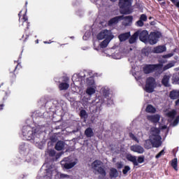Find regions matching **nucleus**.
<instances>
[{
  "label": "nucleus",
  "mask_w": 179,
  "mask_h": 179,
  "mask_svg": "<svg viewBox=\"0 0 179 179\" xmlns=\"http://www.w3.org/2000/svg\"><path fill=\"white\" fill-rule=\"evenodd\" d=\"M85 134L87 138H92V136H93V129H92V128H87Z\"/></svg>",
  "instance_id": "2f4dec72"
},
{
  "label": "nucleus",
  "mask_w": 179,
  "mask_h": 179,
  "mask_svg": "<svg viewBox=\"0 0 179 179\" xmlns=\"http://www.w3.org/2000/svg\"><path fill=\"white\" fill-rule=\"evenodd\" d=\"M74 79H75V76H73L72 80H73Z\"/></svg>",
  "instance_id": "3c124183"
},
{
  "label": "nucleus",
  "mask_w": 179,
  "mask_h": 179,
  "mask_svg": "<svg viewBox=\"0 0 179 179\" xmlns=\"http://www.w3.org/2000/svg\"><path fill=\"white\" fill-rule=\"evenodd\" d=\"M162 37V34L160 32H152L148 36V43L153 45L159 41V38Z\"/></svg>",
  "instance_id": "f8f14e48"
},
{
  "label": "nucleus",
  "mask_w": 179,
  "mask_h": 179,
  "mask_svg": "<svg viewBox=\"0 0 179 179\" xmlns=\"http://www.w3.org/2000/svg\"><path fill=\"white\" fill-rule=\"evenodd\" d=\"M110 176L111 178H117V177H118V171H117V169L112 168L110 169Z\"/></svg>",
  "instance_id": "393cba45"
},
{
  "label": "nucleus",
  "mask_w": 179,
  "mask_h": 179,
  "mask_svg": "<svg viewBox=\"0 0 179 179\" xmlns=\"http://www.w3.org/2000/svg\"><path fill=\"white\" fill-rule=\"evenodd\" d=\"M64 146H65V143L63 141H59L55 145V149L56 150H62Z\"/></svg>",
  "instance_id": "cd10ccee"
},
{
  "label": "nucleus",
  "mask_w": 179,
  "mask_h": 179,
  "mask_svg": "<svg viewBox=\"0 0 179 179\" xmlns=\"http://www.w3.org/2000/svg\"><path fill=\"white\" fill-rule=\"evenodd\" d=\"M112 57L114 59H121V58L122 57V55H121V53L117 52V53L113 54Z\"/></svg>",
  "instance_id": "72a5a7b5"
},
{
  "label": "nucleus",
  "mask_w": 179,
  "mask_h": 179,
  "mask_svg": "<svg viewBox=\"0 0 179 179\" xmlns=\"http://www.w3.org/2000/svg\"><path fill=\"white\" fill-rule=\"evenodd\" d=\"M111 40H113V38H106L104 39L100 44V48H106V47H107V45H108V44H110V41H111Z\"/></svg>",
  "instance_id": "b1692460"
},
{
  "label": "nucleus",
  "mask_w": 179,
  "mask_h": 179,
  "mask_svg": "<svg viewBox=\"0 0 179 179\" xmlns=\"http://www.w3.org/2000/svg\"><path fill=\"white\" fill-rule=\"evenodd\" d=\"M171 78V75H165L162 79V84L164 86L169 87L170 86V78Z\"/></svg>",
  "instance_id": "6ab92c4d"
},
{
  "label": "nucleus",
  "mask_w": 179,
  "mask_h": 179,
  "mask_svg": "<svg viewBox=\"0 0 179 179\" xmlns=\"http://www.w3.org/2000/svg\"><path fill=\"white\" fill-rule=\"evenodd\" d=\"M174 55V52H171L167 55H164L162 56V58H171Z\"/></svg>",
  "instance_id": "58836bf2"
},
{
  "label": "nucleus",
  "mask_w": 179,
  "mask_h": 179,
  "mask_svg": "<svg viewBox=\"0 0 179 179\" xmlns=\"http://www.w3.org/2000/svg\"><path fill=\"white\" fill-rule=\"evenodd\" d=\"M156 86H157L156 84V80H155L154 78L150 77L146 80L144 90L147 92V93H153Z\"/></svg>",
  "instance_id": "39448f33"
},
{
  "label": "nucleus",
  "mask_w": 179,
  "mask_h": 179,
  "mask_svg": "<svg viewBox=\"0 0 179 179\" xmlns=\"http://www.w3.org/2000/svg\"><path fill=\"white\" fill-rule=\"evenodd\" d=\"M131 34L129 32L122 34L119 36V39L120 41H125V40H128V38H129Z\"/></svg>",
  "instance_id": "5701e85b"
},
{
  "label": "nucleus",
  "mask_w": 179,
  "mask_h": 179,
  "mask_svg": "<svg viewBox=\"0 0 179 179\" xmlns=\"http://www.w3.org/2000/svg\"><path fill=\"white\" fill-rule=\"evenodd\" d=\"M140 20L142 22H146L148 20V17L145 14H142L140 17Z\"/></svg>",
  "instance_id": "e433bc0d"
},
{
  "label": "nucleus",
  "mask_w": 179,
  "mask_h": 179,
  "mask_svg": "<svg viewBox=\"0 0 179 179\" xmlns=\"http://www.w3.org/2000/svg\"><path fill=\"white\" fill-rule=\"evenodd\" d=\"M160 128H162V129H166V128H167V125H164L162 127H160Z\"/></svg>",
  "instance_id": "49530a36"
},
{
  "label": "nucleus",
  "mask_w": 179,
  "mask_h": 179,
  "mask_svg": "<svg viewBox=\"0 0 179 179\" xmlns=\"http://www.w3.org/2000/svg\"><path fill=\"white\" fill-rule=\"evenodd\" d=\"M138 36H139V32H136L134 34L129 38V42L130 44H134L136 39L138 38Z\"/></svg>",
  "instance_id": "a878e982"
},
{
  "label": "nucleus",
  "mask_w": 179,
  "mask_h": 179,
  "mask_svg": "<svg viewBox=\"0 0 179 179\" xmlns=\"http://www.w3.org/2000/svg\"><path fill=\"white\" fill-rule=\"evenodd\" d=\"M20 13H22V12H20V13H19V16H20Z\"/></svg>",
  "instance_id": "5fc2aeb1"
},
{
  "label": "nucleus",
  "mask_w": 179,
  "mask_h": 179,
  "mask_svg": "<svg viewBox=\"0 0 179 179\" xmlns=\"http://www.w3.org/2000/svg\"><path fill=\"white\" fill-rule=\"evenodd\" d=\"M146 112L150 114H155V113H156V108L153 107L152 105H148Z\"/></svg>",
  "instance_id": "bb28decb"
},
{
  "label": "nucleus",
  "mask_w": 179,
  "mask_h": 179,
  "mask_svg": "<svg viewBox=\"0 0 179 179\" xmlns=\"http://www.w3.org/2000/svg\"><path fill=\"white\" fill-rule=\"evenodd\" d=\"M162 67H163V65L162 64L147 65L143 68L144 73H150L154 71L162 69Z\"/></svg>",
  "instance_id": "ddd939ff"
},
{
  "label": "nucleus",
  "mask_w": 179,
  "mask_h": 179,
  "mask_svg": "<svg viewBox=\"0 0 179 179\" xmlns=\"http://www.w3.org/2000/svg\"><path fill=\"white\" fill-rule=\"evenodd\" d=\"M61 164L62 167L69 170V169H72V167H75L78 164V159L67 157L61 162Z\"/></svg>",
  "instance_id": "423d86ee"
},
{
  "label": "nucleus",
  "mask_w": 179,
  "mask_h": 179,
  "mask_svg": "<svg viewBox=\"0 0 179 179\" xmlns=\"http://www.w3.org/2000/svg\"><path fill=\"white\" fill-rule=\"evenodd\" d=\"M170 97L173 100H176V99H178L179 97V91H173L170 93Z\"/></svg>",
  "instance_id": "c756f323"
},
{
  "label": "nucleus",
  "mask_w": 179,
  "mask_h": 179,
  "mask_svg": "<svg viewBox=\"0 0 179 179\" xmlns=\"http://www.w3.org/2000/svg\"><path fill=\"white\" fill-rule=\"evenodd\" d=\"M171 2L173 3L174 6L177 8H179V1L176 0H170Z\"/></svg>",
  "instance_id": "79ce46f5"
},
{
  "label": "nucleus",
  "mask_w": 179,
  "mask_h": 179,
  "mask_svg": "<svg viewBox=\"0 0 179 179\" xmlns=\"http://www.w3.org/2000/svg\"><path fill=\"white\" fill-rule=\"evenodd\" d=\"M94 50H96V51H99L100 50L99 48H96L95 43H94Z\"/></svg>",
  "instance_id": "de8ad7c7"
},
{
  "label": "nucleus",
  "mask_w": 179,
  "mask_h": 179,
  "mask_svg": "<svg viewBox=\"0 0 179 179\" xmlns=\"http://www.w3.org/2000/svg\"><path fill=\"white\" fill-rule=\"evenodd\" d=\"M36 43H38V41H37Z\"/></svg>",
  "instance_id": "6e6d98bb"
},
{
  "label": "nucleus",
  "mask_w": 179,
  "mask_h": 179,
  "mask_svg": "<svg viewBox=\"0 0 179 179\" xmlns=\"http://www.w3.org/2000/svg\"><path fill=\"white\" fill-rule=\"evenodd\" d=\"M45 173L46 177L49 179L70 178L69 176L58 172L54 166H49L45 169Z\"/></svg>",
  "instance_id": "f03ea898"
},
{
  "label": "nucleus",
  "mask_w": 179,
  "mask_h": 179,
  "mask_svg": "<svg viewBox=\"0 0 179 179\" xmlns=\"http://www.w3.org/2000/svg\"><path fill=\"white\" fill-rule=\"evenodd\" d=\"M158 1H162V0H158Z\"/></svg>",
  "instance_id": "4d7b16f0"
},
{
  "label": "nucleus",
  "mask_w": 179,
  "mask_h": 179,
  "mask_svg": "<svg viewBox=\"0 0 179 179\" xmlns=\"http://www.w3.org/2000/svg\"><path fill=\"white\" fill-rule=\"evenodd\" d=\"M45 44H50V43L47 42V41H44Z\"/></svg>",
  "instance_id": "8fccbe9b"
},
{
  "label": "nucleus",
  "mask_w": 179,
  "mask_h": 179,
  "mask_svg": "<svg viewBox=\"0 0 179 179\" xmlns=\"http://www.w3.org/2000/svg\"><path fill=\"white\" fill-rule=\"evenodd\" d=\"M136 161H137V163L138 165L139 164L143 163V162H145V159L143 157H138V159H136Z\"/></svg>",
  "instance_id": "4c0bfd02"
},
{
  "label": "nucleus",
  "mask_w": 179,
  "mask_h": 179,
  "mask_svg": "<svg viewBox=\"0 0 179 179\" xmlns=\"http://www.w3.org/2000/svg\"><path fill=\"white\" fill-rule=\"evenodd\" d=\"M80 115L81 118H87V113L85 110H81Z\"/></svg>",
  "instance_id": "f704fd0d"
},
{
  "label": "nucleus",
  "mask_w": 179,
  "mask_h": 179,
  "mask_svg": "<svg viewBox=\"0 0 179 179\" xmlns=\"http://www.w3.org/2000/svg\"><path fill=\"white\" fill-rule=\"evenodd\" d=\"M132 16H127V17H124L123 16V24L124 26H129V24H131V23H132Z\"/></svg>",
  "instance_id": "412c9836"
},
{
  "label": "nucleus",
  "mask_w": 179,
  "mask_h": 179,
  "mask_svg": "<svg viewBox=\"0 0 179 179\" xmlns=\"http://www.w3.org/2000/svg\"><path fill=\"white\" fill-rule=\"evenodd\" d=\"M136 33H138L139 39L143 43H145V44L148 43L149 41V33H148V31H138Z\"/></svg>",
  "instance_id": "4468645a"
},
{
  "label": "nucleus",
  "mask_w": 179,
  "mask_h": 179,
  "mask_svg": "<svg viewBox=\"0 0 179 179\" xmlns=\"http://www.w3.org/2000/svg\"><path fill=\"white\" fill-rule=\"evenodd\" d=\"M136 24L139 26V27H142V26H143V21L140 20L136 22Z\"/></svg>",
  "instance_id": "a18cd8bd"
},
{
  "label": "nucleus",
  "mask_w": 179,
  "mask_h": 179,
  "mask_svg": "<svg viewBox=\"0 0 179 179\" xmlns=\"http://www.w3.org/2000/svg\"><path fill=\"white\" fill-rule=\"evenodd\" d=\"M163 155H164V150H162L160 152H159L157 155H156V159H159L160 157H162V156H163Z\"/></svg>",
  "instance_id": "a19ab883"
},
{
  "label": "nucleus",
  "mask_w": 179,
  "mask_h": 179,
  "mask_svg": "<svg viewBox=\"0 0 179 179\" xmlns=\"http://www.w3.org/2000/svg\"><path fill=\"white\" fill-rule=\"evenodd\" d=\"M112 2H115L117 0H110Z\"/></svg>",
  "instance_id": "603ef678"
},
{
  "label": "nucleus",
  "mask_w": 179,
  "mask_h": 179,
  "mask_svg": "<svg viewBox=\"0 0 179 179\" xmlns=\"http://www.w3.org/2000/svg\"><path fill=\"white\" fill-rule=\"evenodd\" d=\"M129 170H131V168L128 166H124V169H123V174H127L128 173V171H129Z\"/></svg>",
  "instance_id": "ea45409f"
},
{
  "label": "nucleus",
  "mask_w": 179,
  "mask_h": 179,
  "mask_svg": "<svg viewBox=\"0 0 179 179\" xmlns=\"http://www.w3.org/2000/svg\"><path fill=\"white\" fill-rule=\"evenodd\" d=\"M52 153H53V154H54V153H55V151H54V150H52Z\"/></svg>",
  "instance_id": "864d4df0"
},
{
  "label": "nucleus",
  "mask_w": 179,
  "mask_h": 179,
  "mask_svg": "<svg viewBox=\"0 0 179 179\" xmlns=\"http://www.w3.org/2000/svg\"><path fill=\"white\" fill-rule=\"evenodd\" d=\"M103 162L100 160H95L91 165V167L94 171L99 173L101 174L102 177H105L106 176V171L103 169Z\"/></svg>",
  "instance_id": "20e7f679"
},
{
  "label": "nucleus",
  "mask_w": 179,
  "mask_h": 179,
  "mask_svg": "<svg viewBox=\"0 0 179 179\" xmlns=\"http://www.w3.org/2000/svg\"><path fill=\"white\" fill-rule=\"evenodd\" d=\"M122 19H124V15L115 17L112 18L110 20H109L108 24V26H113V24H117V23H118V22H121V20H122Z\"/></svg>",
  "instance_id": "f3484780"
},
{
  "label": "nucleus",
  "mask_w": 179,
  "mask_h": 179,
  "mask_svg": "<svg viewBox=\"0 0 179 179\" xmlns=\"http://www.w3.org/2000/svg\"><path fill=\"white\" fill-rule=\"evenodd\" d=\"M171 166L176 170V171H178V169L177 168V159L175 158L172 160Z\"/></svg>",
  "instance_id": "473e14b6"
},
{
  "label": "nucleus",
  "mask_w": 179,
  "mask_h": 179,
  "mask_svg": "<svg viewBox=\"0 0 179 179\" xmlns=\"http://www.w3.org/2000/svg\"><path fill=\"white\" fill-rule=\"evenodd\" d=\"M147 120L150 122H153V124H157L159 121H160L159 115H150L147 116Z\"/></svg>",
  "instance_id": "dca6fc26"
},
{
  "label": "nucleus",
  "mask_w": 179,
  "mask_h": 179,
  "mask_svg": "<svg viewBox=\"0 0 179 179\" xmlns=\"http://www.w3.org/2000/svg\"><path fill=\"white\" fill-rule=\"evenodd\" d=\"M69 87V84L68 83H61L59 85L60 90H66Z\"/></svg>",
  "instance_id": "c85d7f7f"
},
{
  "label": "nucleus",
  "mask_w": 179,
  "mask_h": 179,
  "mask_svg": "<svg viewBox=\"0 0 179 179\" xmlns=\"http://www.w3.org/2000/svg\"><path fill=\"white\" fill-rule=\"evenodd\" d=\"M23 136L26 138L27 141H31L34 139V136L36 133L33 132L31 127H24L22 129Z\"/></svg>",
  "instance_id": "9b49d317"
},
{
  "label": "nucleus",
  "mask_w": 179,
  "mask_h": 179,
  "mask_svg": "<svg viewBox=\"0 0 179 179\" xmlns=\"http://www.w3.org/2000/svg\"><path fill=\"white\" fill-rule=\"evenodd\" d=\"M131 0H120L119 6L120 8L122 13L125 15H129L132 13L131 10Z\"/></svg>",
  "instance_id": "7ed1b4c3"
},
{
  "label": "nucleus",
  "mask_w": 179,
  "mask_h": 179,
  "mask_svg": "<svg viewBox=\"0 0 179 179\" xmlns=\"http://www.w3.org/2000/svg\"><path fill=\"white\" fill-rule=\"evenodd\" d=\"M143 54H145V55H148L149 54V49L144 48L142 50Z\"/></svg>",
  "instance_id": "37998d69"
},
{
  "label": "nucleus",
  "mask_w": 179,
  "mask_h": 179,
  "mask_svg": "<svg viewBox=\"0 0 179 179\" xmlns=\"http://www.w3.org/2000/svg\"><path fill=\"white\" fill-rule=\"evenodd\" d=\"M166 50L167 48H166V45H159L154 48L153 52H155V54H162V52H164Z\"/></svg>",
  "instance_id": "a211bd4d"
},
{
  "label": "nucleus",
  "mask_w": 179,
  "mask_h": 179,
  "mask_svg": "<svg viewBox=\"0 0 179 179\" xmlns=\"http://www.w3.org/2000/svg\"><path fill=\"white\" fill-rule=\"evenodd\" d=\"M20 23H21V26H26L27 29H29V22H27V15L26 14L24 15L22 19H20Z\"/></svg>",
  "instance_id": "4be33fe9"
},
{
  "label": "nucleus",
  "mask_w": 179,
  "mask_h": 179,
  "mask_svg": "<svg viewBox=\"0 0 179 179\" xmlns=\"http://www.w3.org/2000/svg\"><path fill=\"white\" fill-rule=\"evenodd\" d=\"M176 65V62L172 61L168 63L166 65L164 66V71H167V69H170V68H173Z\"/></svg>",
  "instance_id": "7c9ffc66"
},
{
  "label": "nucleus",
  "mask_w": 179,
  "mask_h": 179,
  "mask_svg": "<svg viewBox=\"0 0 179 179\" xmlns=\"http://www.w3.org/2000/svg\"><path fill=\"white\" fill-rule=\"evenodd\" d=\"M167 117H169V121H173L172 125L173 127H176V125H178L179 122V115H177V111L176 110H172L166 113Z\"/></svg>",
  "instance_id": "6e6552de"
},
{
  "label": "nucleus",
  "mask_w": 179,
  "mask_h": 179,
  "mask_svg": "<svg viewBox=\"0 0 179 179\" xmlns=\"http://www.w3.org/2000/svg\"><path fill=\"white\" fill-rule=\"evenodd\" d=\"M132 152L142 155L145 152V148L139 145H134L130 147Z\"/></svg>",
  "instance_id": "2eb2a0df"
},
{
  "label": "nucleus",
  "mask_w": 179,
  "mask_h": 179,
  "mask_svg": "<svg viewBox=\"0 0 179 179\" xmlns=\"http://www.w3.org/2000/svg\"><path fill=\"white\" fill-rule=\"evenodd\" d=\"M126 159L127 160H129V162H131V163H133V164L134 166H138V161L136 160V156H133L131 154H128L126 156Z\"/></svg>",
  "instance_id": "aec40b11"
},
{
  "label": "nucleus",
  "mask_w": 179,
  "mask_h": 179,
  "mask_svg": "<svg viewBox=\"0 0 179 179\" xmlns=\"http://www.w3.org/2000/svg\"><path fill=\"white\" fill-rule=\"evenodd\" d=\"M101 93L103 94V96H99V100L100 101V103L103 104V103L107 102V104H113V101L110 99L108 96V90L106 89V87H102L101 90Z\"/></svg>",
  "instance_id": "0eeeda50"
},
{
  "label": "nucleus",
  "mask_w": 179,
  "mask_h": 179,
  "mask_svg": "<svg viewBox=\"0 0 179 179\" xmlns=\"http://www.w3.org/2000/svg\"><path fill=\"white\" fill-rule=\"evenodd\" d=\"M90 37V33L85 34L83 37V40H87Z\"/></svg>",
  "instance_id": "c03bdc74"
},
{
  "label": "nucleus",
  "mask_w": 179,
  "mask_h": 179,
  "mask_svg": "<svg viewBox=\"0 0 179 179\" xmlns=\"http://www.w3.org/2000/svg\"><path fill=\"white\" fill-rule=\"evenodd\" d=\"M160 130L156 127H152L150 130L149 139L145 141L144 148L152 149V148H159L162 146V136L159 135Z\"/></svg>",
  "instance_id": "f257e3e1"
},
{
  "label": "nucleus",
  "mask_w": 179,
  "mask_h": 179,
  "mask_svg": "<svg viewBox=\"0 0 179 179\" xmlns=\"http://www.w3.org/2000/svg\"><path fill=\"white\" fill-rule=\"evenodd\" d=\"M176 106H179V99L176 101Z\"/></svg>",
  "instance_id": "09e8293b"
},
{
  "label": "nucleus",
  "mask_w": 179,
  "mask_h": 179,
  "mask_svg": "<svg viewBox=\"0 0 179 179\" xmlns=\"http://www.w3.org/2000/svg\"><path fill=\"white\" fill-rule=\"evenodd\" d=\"M129 137L133 139V141H135L136 142H137V143H139V139H138V138H136V136H135V135H134V134L130 133L129 134Z\"/></svg>",
  "instance_id": "c9c22d12"
},
{
  "label": "nucleus",
  "mask_w": 179,
  "mask_h": 179,
  "mask_svg": "<svg viewBox=\"0 0 179 179\" xmlns=\"http://www.w3.org/2000/svg\"><path fill=\"white\" fill-rule=\"evenodd\" d=\"M96 85L94 84V80H93V78L90 77L88 79V86L86 90V93L88 94V96H92V94H94L96 93Z\"/></svg>",
  "instance_id": "1a4fd4ad"
},
{
  "label": "nucleus",
  "mask_w": 179,
  "mask_h": 179,
  "mask_svg": "<svg viewBox=\"0 0 179 179\" xmlns=\"http://www.w3.org/2000/svg\"><path fill=\"white\" fill-rule=\"evenodd\" d=\"M97 40H106L107 38H114V35L111 31L105 29L99 32L96 36Z\"/></svg>",
  "instance_id": "9d476101"
}]
</instances>
